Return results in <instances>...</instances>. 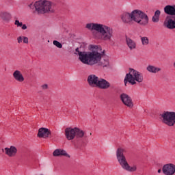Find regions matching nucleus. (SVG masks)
I'll use <instances>...</instances> for the list:
<instances>
[{"label":"nucleus","instance_id":"obj_1","mask_svg":"<svg viewBox=\"0 0 175 175\" xmlns=\"http://www.w3.org/2000/svg\"><path fill=\"white\" fill-rule=\"evenodd\" d=\"M90 51H80L79 48L75 49L77 55H79V59L84 65H88L89 66H94V65H98V66H102L109 69L111 67L110 61L109 57H105L102 59L103 55V51H102V47L98 45H90L89 47Z\"/></svg>","mask_w":175,"mask_h":175},{"label":"nucleus","instance_id":"obj_2","mask_svg":"<svg viewBox=\"0 0 175 175\" xmlns=\"http://www.w3.org/2000/svg\"><path fill=\"white\" fill-rule=\"evenodd\" d=\"M121 19L124 24L132 25L134 23H137L139 25H147L148 24V16L146 13L139 10H135L131 12H124L121 16Z\"/></svg>","mask_w":175,"mask_h":175},{"label":"nucleus","instance_id":"obj_3","mask_svg":"<svg viewBox=\"0 0 175 175\" xmlns=\"http://www.w3.org/2000/svg\"><path fill=\"white\" fill-rule=\"evenodd\" d=\"M85 28L89 31H96L100 33L99 39L104 42H111L114 38V30L110 26L100 23H88Z\"/></svg>","mask_w":175,"mask_h":175},{"label":"nucleus","instance_id":"obj_4","mask_svg":"<svg viewBox=\"0 0 175 175\" xmlns=\"http://www.w3.org/2000/svg\"><path fill=\"white\" fill-rule=\"evenodd\" d=\"M29 8L41 14L54 13V5L50 1L40 0L36 1L34 4L30 3Z\"/></svg>","mask_w":175,"mask_h":175},{"label":"nucleus","instance_id":"obj_5","mask_svg":"<svg viewBox=\"0 0 175 175\" xmlns=\"http://www.w3.org/2000/svg\"><path fill=\"white\" fill-rule=\"evenodd\" d=\"M124 148H118L116 150V159L119 162V165H120L122 169L126 172H129L130 173H133V172L137 170V166L136 165L132 166L129 165V163H128V161H126V157L124 155Z\"/></svg>","mask_w":175,"mask_h":175},{"label":"nucleus","instance_id":"obj_6","mask_svg":"<svg viewBox=\"0 0 175 175\" xmlns=\"http://www.w3.org/2000/svg\"><path fill=\"white\" fill-rule=\"evenodd\" d=\"M143 80H144V78L142 72L133 68H129V73L124 77V85L126 87L128 83L131 85H135L137 83H143Z\"/></svg>","mask_w":175,"mask_h":175},{"label":"nucleus","instance_id":"obj_7","mask_svg":"<svg viewBox=\"0 0 175 175\" xmlns=\"http://www.w3.org/2000/svg\"><path fill=\"white\" fill-rule=\"evenodd\" d=\"M64 135L67 140H73L75 137L83 139L85 136V133L77 127H68L64 130Z\"/></svg>","mask_w":175,"mask_h":175},{"label":"nucleus","instance_id":"obj_8","mask_svg":"<svg viewBox=\"0 0 175 175\" xmlns=\"http://www.w3.org/2000/svg\"><path fill=\"white\" fill-rule=\"evenodd\" d=\"M161 120L163 124L168 126H174L175 124V112L164 111L160 115Z\"/></svg>","mask_w":175,"mask_h":175},{"label":"nucleus","instance_id":"obj_9","mask_svg":"<svg viewBox=\"0 0 175 175\" xmlns=\"http://www.w3.org/2000/svg\"><path fill=\"white\" fill-rule=\"evenodd\" d=\"M120 99L123 105L126 106V107H129V109H133V106H135V103H133L132 97H131L126 93H122L120 95Z\"/></svg>","mask_w":175,"mask_h":175},{"label":"nucleus","instance_id":"obj_10","mask_svg":"<svg viewBox=\"0 0 175 175\" xmlns=\"http://www.w3.org/2000/svg\"><path fill=\"white\" fill-rule=\"evenodd\" d=\"M163 27L167 29H175V16H166Z\"/></svg>","mask_w":175,"mask_h":175},{"label":"nucleus","instance_id":"obj_11","mask_svg":"<svg viewBox=\"0 0 175 175\" xmlns=\"http://www.w3.org/2000/svg\"><path fill=\"white\" fill-rule=\"evenodd\" d=\"M163 173L165 175L175 174V165L173 163H168L163 167Z\"/></svg>","mask_w":175,"mask_h":175},{"label":"nucleus","instance_id":"obj_12","mask_svg":"<svg viewBox=\"0 0 175 175\" xmlns=\"http://www.w3.org/2000/svg\"><path fill=\"white\" fill-rule=\"evenodd\" d=\"M5 154L10 158H14L17 155V148L14 146H11L10 148H4Z\"/></svg>","mask_w":175,"mask_h":175},{"label":"nucleus","instance_id":"obj_13","mask_svg":"<svg viewBox=\"0 0 175 175\" xmlns=\"http://www.w3.org/2000/svg\"><path fill=\"white\" fill-rule=\"evenodd\" d=\"M98 81L99 78L95 75H90L88 77V83L90 87H97Z\"/></svg>","mask_w":175,"mask_h":175},{"label":"nucleus","instance_id":"obj_14","mask_svg":"<svg viewBox=\"0 0 175 175\" xmlns=\"http://www.w3.org/2000/svg\"><path fill=\"white\" fill-rule=\"evenodd\" d=\"M164 13L170 17H175V5H167L163 8Z\"/></svg>","mask_w":175,"mask_h":175},{"label":"nucleus","instance_id":"obj_15","mask_svg":"<svg viewBox=\"0 0 175 175\" xmlns=\"http://www.w3.org/2000/svg\"><path fill=\"white\" fill-rule=\"evenodd\" d=\"M38 137H43V139H47V137H50L51 136V131L49 129L46 128H40L38 130Z\"/></svg>","mask_w":175,"mask_h":175},{"label":"nucleus","instance_id":"obj_16","mask_svg":"<svg viewBox=\"0 0 175 175\" xmlns=\"http://www.w3.org/2000/svg\"><path fill=\"white\" fill-rule=\"evenodd\" d=\"M111 84L105 79H99L97 83V88H100L101 90H108L110 88Z\"/></svg>","mask_w":175,"mask_h":175},{"label":"nucleus","instance_id":"obj_17","mask_svg":"<svg viewBox=\"0 0 175 175\" xmlns=\"http://www.w3.org/2000/svg\"><path fill=\"white\" fill-rule=\"evenodd\" d=\"M53 157H67L70 158V155L66 152V150L61 148L55 149L53 152Z\"/></svg>","mask_w":175,"mask_h":175},{"label":"nucleus","instance_id":"obj_18","mask_svg":"<svg viewBox=\"0 0 175 175\" xmlns=\"http://www.w3.org/2000/svg\"><path fill=\"white\" fill-rule=\"evenodd\" d=\"M126 44L127 47H129V50H136V41L133 40L132 38L126 37Z\"/></svg>","mask_w":175,"mask_h":175},{"label":"nucleus","instance_id":"obj_19","mask_svg":"<svg viewBox=\"0 0 175 175\" xmlns=\"http://www.w3.org/2000/svg\"><path fill=\"white\" fill-rule=\"evenodd\" d=\"M12 76L14 80H16V81H18V83H23V81H24L25 80L23 73L21 72V71L18 70H16L13 72Z\"/></svg>","mask_w":175,"mask_h":175},{"label":"nucleus","instance_id":"obj_20","mask_svg":"<svg viewBox=\"0 0 175 175\" xmlns=\"http://www.w3.org/2000/svg\"><path fill=\"white\" fill-rule=\"evenodd\" d=\"M0 18H1L5 23H9L12 18V14L5 11L1 12Z\"/></svg>","mask_w":175,"mask_h":175},{"label":"nucleus","instance_id":"obj_21","mask_svg":"<svg viewBox=\"0 0 175 175\" xmlns=\"http://www.w3.org/2000/svg\"><path fill=\"white\" fill-rule=\"evenodd\" d=\"M159 18H161V10H157L152 17V21L154 23H159Z\"/></svg>","mask_w":175,"mask_h":175},{"label":"nucleus","instance_id":"obj_22","mask_svg":"<svg viewBox=\"0 0 175 175\" xmlns=\"http://www.w3.org/2000/svg\"><path fill=\"white\" fill-rule=\"evenodd\" d=\"M146 70L148 72H150V73H158V72H161V68L156 67L154 66L149 65Z\"/></svg>","mask_w":175,"mask_h":175},{"label":"nucleus","instance_id":"obj_23","mask_svg":"<svg viewBox=\"0 0 175 175\" xmlns=\"http://www.w3.org/2000/svg\"><path fill=\"white\" fill-rule=\"evenodd\" d=\"M141 42L142 46H148L150 44V39L146 36L141 37Z\"/></svg>","mask_w":175,"mask_h":175},{"label":"nucleus","instance_id":"obj_24","mask_svg":"<svg viewBox=\"0 0 175 175\" xmlns=\"http://www.w3.org/2000/svg\"><path fill=\"white\" fill-rule=\"evenodd\" d=\"M54 46H56L58 49H62V44L61 42H58L57 40L53 41Z\"/></svg>","mask_w":175,"mask_h":175},{"label":"nucleus","instance_id":"obj_25","mask_svg":"<svg viewBox=\"0 0 175 175\" xmlns=\"http://www.w3.org/2000/svg\"><path fill=\"white\" fill-rule=\"evenodd\" d=\"M14 25H16L18 27L21 28V27H23V22H20V21L16 19L14 21Z\"/></svg>","mask_w":175,"mask_h":175},{"label":"nucleus","instance_id":"obj_26","mask_svg":"<svg viewBox=\"0 0 175 175\" xmlns=\"http://www.w3.org/2000/svg\"><path fill=\"white\" fill-rule=\"evenodd\" d=\"M23 42L25 44H28V37L23 36Z\"/></svg>","mask_w":175,"mask_h":175},{"label":"nucleus","instance_id":"obj_27","mask_svg":"<svg viewBox=\"0 0 175 175\" xmlns=\"http://www.w3.org/2000/svg\"><path fill=\"white\" fill-rule=\"evenodd\" d=\"M42 90H48L49 89V85L47 84H44L41 85Z\"/></svg>","mask_w":175,"mask_h":175},{"label":"nucleus","instance_id":"obj_28","mask_svg":"<svg viewBox=\"0 0 175 175\" xmlns=\"http://www.w3.org/2000/svg\"><path fill=\"white\" fill-rule=\"evenodd\" d=\"M17 42L18 43H23V36H19L17 38Z\"/></svg>","mask_w":175,"mask_h":175},{"label":"nucleus","instance_id":"obj_29","mask_svg":"<svg viewBox=\"0 0 175 175\" xmlns=\"http://www.w3.org/2000/svg\"><path fill=\"white\" fill-rule=\"evenodd\" d=\"M21 28H22V29H23V30L27 29V25H25V24L23 25L22 23V26L21 27Z\"/></svg>","mask_w":175,"mask_h":175},{"label":"nucleus","instance_id":"obj_30","mask_svg":"<svg viewBox=\"0 0 175 175\" xmlns=\"http://www.w3.org/2000/svg\"><path fill=\"white\" fill-rule=\"evenodd\" d=\"M173 66H174V68L175 69V61L174 62Z\"/></svg>","mask_w":175,"mask_h":175},{"label":"nucleus","instance_id":"obj_31","mask_svg":"<svg viewBox=\"0 0 175 175\" xmlns=\"http://www.w3.org/2000/svg\"><path fill=\"white\" fill-rule=\"evenodd\" d=\"M158 173H161V170H158Z\"/></svg>","mask_w":175,"mask_h":175},{"label":"nucleus","instance_id":"obj_32","mask_svg":"<svg viewBox=\"0 0 175 175\" xmlns=\"http://www.w3.org/2000/svg\"><path fill=\"white\" fill-rule=\"evenodd\" d=\"M92 135V133H90V135Z\"/></svg>","mask_w":175,"mask_h":175}]
</instances>
